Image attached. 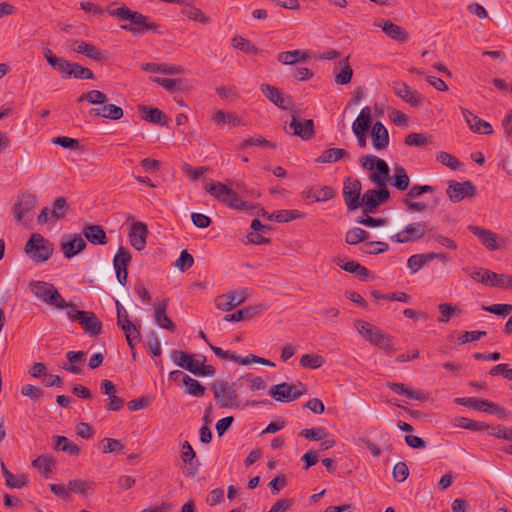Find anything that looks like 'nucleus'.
I'll return each mask as SVG.
<instances>
[{
	"instance_id": "obj_1",
	"label": "nucleus",
	"mask_w": 512,
	"mask_h": 512,
	"mask_svg": "<svg viewBox=\"0 0 512 512\" xmlns=\"http://www.w3.org/2000/svg\"><path fill=\"white\" fill-rule=\"evenodd\" d=\"M108 12L111 16H116L121 20H129L131 24L121 25V29L129 31L134 35L143 34L145 31L161 33L159 24L149 22L147 16L137 11H132L125 5Z\"/></svg>"
},
{
	"instance_id": "obj_2",
	"label": "nucleus",
	"mask_w": 512,
	"mask_h": 512,
	"mask_svg": "<svg viewBox=\"0 0 512 512\" xmlns=\"http://www.w3.org/2000/svg\"><path fill=\"white\" fill-rule=\"evenodd\" d=\"M205 189L211 196L230 208L247 210L250 214H253L256 208L254 204L243 201L235 191L220 182H211Z\"/></svg>"
},
{
	"instance_id": "obj_3",
	"label": "nucleus",
	"mask_w": 512,
	"mask_h": 512,
	"mask_svg": "<svg viewBox=\"0 0 512 512\" xmlns=\"http://www.w3.org/2000/svg\"><path fill=\"white\" fill-rule=\"evenodd\" d=\"M25 253L35 263L47 261L54 252L53 244L43 235L33 233L25 244Z\"/></svg>"
},
{
	"instance_id": "obj_4",
	"label": "nucleus",
	"mask_w": 512,
	"mask_h": 512,
	"mask_svg": "<svg viewBox=\"0 0 512 512\" xmlns=\"http://www.w3.org/2000/svg\"><path fill=\"white\" fill-rule=\"evenodd\" d=\"M362 167L371 171L369 179L376 187H387L390 168L385 160L369 154L361 158Z\"/></svg>"
},
{
	"instance_id": "obj_5",
	"label": "nucleus",
	"mask_w": 512,
	"mask_h": 512,
	"mask_svg": "<svg viewBox=\"0 0 512 512\" xmlns=\"http://www.w3.org/2000/svg\"><path fill=\"white\" fill-rule=\"evenodd\" d=\"M355 328L359 334L365 338L370 344L375 345L388 353L395 351L391 338L383 334L378 328L370 323L357 320L355 321Z\"/></svg>"
},
{
	"instance_id": "obj_6",
	"label": "nucleus",
	"mask_w": 512,
	"mask_h": 512,
	"mask_svg": "<svg viewBox=\"0 0 512 512\" xmlns=\"http://www.w3.org/2000/svg\"><path fill=\"white\" fill-rule=\"evenodd\" d=\"M213 392L215 403L220 408L238 407V394L235 386L227 381L216 380L210 386Z\"/></svg>"
},
{
	"instance_id": "obj_7",
	"label": "nucleus",
	"mask_w": 512,
	"mask_h": 512,
	"mask_svg": "<svg viewBox=\"0 0 512 512\" xmlns=\"http://www.w3.org/2000/svg\"><path fill=\"white\" fill-rule=\"evenodd\" d=\"M307 393V388L303 383L288 384L286 382L273 385L269 389V395L276 401L288 403L298 399Z\"/></svg>"
},
{
	"instance_id": "obj_8",
	"label": "nucleus",
	"mask_w": 512,
	"mask_h": 512,
	"mask_svg": "<svg viewBox=\"0 0 512 512\" xmlns=\"http://www.w3.org/2000/svg\"><path fill=\"white\" fill-rule=\"evenodd\" d=\"M430 231L425 222H412L407 224L401 231L390 236V240L398 244L416 242L427 235Z\"/></svg>"
},
{
	"instance_id": "obj_9",
	"label": "nucleus",
	"mask_w": 512,
	"mask_h": 512,
	"mask_svg": "<svg viewBox=\"0 0 512 512\" xmlns=\"http://www.w3.org/2000/svg\"><path fill=\"white\" fill-rule=\"evenodd\" d=\"M84 99L88 100L91 104L99 106L91 109L90 114L94 116H100L112 120H118L123 117L122 108L114 104L107 103L108 98H79V101L81 102Z\"/></svg>"
},
{
	"instance_id": "obj_10",
	"label": "nucleus",
	"mask_w": 512,
	"mask_h": 512,
	"mask_svg": "<svg viewBox=\"0 0 512 512\" xmlns=\"http://www.w3.org/2000/svg\"><path fill=\"white\" fill-rule=\"evenodd\" d=\"M130 251L120 246L117 253L113 257V268L116 272V280L120 287H124L127 284L128 279V266L131 262Z\"/></svg>"
},
{
	"instance_id": "obj_11",
	"label": "nucleus",
	"mask_w": 512,
	"mask_h": 512,
	"mask_svg": "<svg viewBox=\"0 0 512 512\" xmlns=\"http://www.w3.org/2000/svg\"><path fill=\"white\" fill-rule=\"evenodd\" d=\"M446 194L453 203H458L465 198H474L477 190L471 181L457 182L451 180L448 182Z\"/></svg>"
},
{
	"instance_id": "obj_12",
	"label": "nucleus",
	"mask_w": 512,
	"mask_h": 512,
	"mask_svg": "<svg viewBox=\"0 0 512 512\" xmlns=\"http://www.w3.org/2000/svg\"><path fill=\"white\" fill-rule=\"evenodd\" d=\"M301 110H292L291 121L288 124V131L292 135L299 136L303 140H308L313 136V121L300 118Z\"/></svg>"
},
{
	"instance_id": "obj_13",
	"label": "nucleus",
	"mask_w": 512,
	"mask_h": 512,
	"mask_svg": "<svg viewBox=\"0 0 512 512\" xmlns=\"http://www.w3.org/2000/svg\"><path fill=\"white\" fill-rule=\"evenodd\" d=\"M390 197L388 187H377V190H367L361 198V206L366 212L373 213L377 207L387 201Z\"/></svg>"
},
{
	"instance_id": "obj_14",
	"label": "nucleus",
	"mask_w": 512,
	"mask_h": 512,
	"mask_svg": "<svg viewBox=\"0 0 512 512\" xmlns=\"http://www.w3.org/2000/svg\"><path fill=\"white\" fill-rule=\"evenodd\" d=\"M362 186L358 179L347 178L343 184V196L349 210H356L361 207Z\"/></svg>"
},
{
	"instance_id": "obj_15",
	"label": "nucleus",
	"mask_w": 512,
	"mask_h": 512,
	"mask_svg": "<svg viewBox=\"0 0 512 512\" xmlns=\"http://www.w3.org/2000/svg\"><path fill=\"white\" fill-rule=\"evenodd\" d=\"M246 290H231L226 294L220 295L215 299L216 307L224 312H228L239 306L247 299Z\"/></svg>"
},
{
	"instance_id": "obj_16",
	"label": "nucleus",
	"mask_w": 512,
	"mask_h": 512,
	"mask_svg": "<svg viewBox=\"0 0 512 512\" xmlns=\"http://www.w3.org/2000/svg\"><path fill=\"white\" fill-rule=\"evenodd\" d=\"M100 390L108 396V402L105 406L108 411H119L124 406L125 400L116 395V386L112 381L108 379L102 380Z\"/></svg>"
},
{
	"instance_id": "obj_17",
	"label": "nucleus",
	"mask_w": 512,
	"mask_h": 512,
	"mask_svg": "<svg viewBox=\"0 0 512 512\" xmlns=\"http://www.w3.org/2000/svg\"><path fill=\"white\" fill-rule=\"evenodd\" d=\"M468 229L478 238L482 245L489 251H495L500 247L498 236L493 231L480 227L470 225Z\"/></svg>"
},
{
	"instance_id": "obj_18",
	"label": "nucleus",
	"mask_w": 512,
	"mask_h": 512,
	"mask_svg": "<svg viewBox=\"0 0 512 512\" xmlns=\"http://www.w3.org/2000/svg\"><path fill=\"white\" fill-rule=\"evenodd\" d=\"M36 196L32 193H23L18 197V202L13 206L14 217L21 222L25 216L35 208Z\"/></svg>"
},
{
	"instance_id": "obj_19",
	"label": "nucleus",
	"mask_w": 512,
	"mask_h": 512,
	"mask_svg": "<svg viewBox=\"0 0 512 512\" xmlns=\"http://www.w3.org/2000/svg\"><path fill=\"white\" fill-rule=\"evenodd\" d=\"M148 233V227L145 223L140 221L133 222L128 235L130 244L138 251L144 249Z\"/></svg>"
},
{
	"instance_id": "obj_20",
	"label": "nucleus",
	"mask_w": 512,
	"mask_h": 512,
	"mask_svg": "<svg viewBox=\"0 0 512 512\" xmlns=\"http://www.w3.org/2000/svg\"><path fill=\"white\" fill-rule=\"evenodd\" d=\"M43 56L52 69L58 72L62 78H68L72 62L56 56L49 48L43 49Z\"/></svg>"
},
{
	"instance_id": "obj_21",
	"label": "nucleus",
	"mask_w": 512,
	"mask_h": 512,
	"mask_svg": "<svg viewBox=\"0 0 512 512\" xmlns=\"http://www.w3.org/2000/svg\"><path fill=\"white\" fill-rule=\"evenodd\" d=\"M85 239L93 245H106L108 237L104 228L98 224H85L82 229Z\"/></svg>"
},
{
	"instance_id": "obj_22",
	"label": "nucleus",
	"mask_w": 512,
	"mask_h": 512,
	"mask_svg": "<svg viewBox=\"0 0 512 512\" xmlns=\"http://www.w3.org/2000/svg\"><path fill=\"white\" fill-rule=\"evenodd\" d=\"M371 143L377 151L385 150L389 145L388 130L380 121L375 122L372 126Z\"/></svg>"
},
{
	"instance_id": "obj_23",
	"label": "nucleus",
	"mask_w": 512,
	"mask_h": 512,
	"mask_svg": "<svg viewBox=\"0 0 512 512\" xmlns=\"http://www.w3.org/2000/svg\"><path fill=\"white\" fill-rule=\"evenodd\" d=\"M462 114L465 122L473 132L485 135L493 133V128L489 122L480 119L467 109H462Z\"/></svg>"
},
{
	"instance_id": "obj_24",
	"label": "nucleus",
	"mask_w": 512,
	"mask_h": 512,
	"mask_svg": "<svg viewBox=\"0 0 512 512\" xmlns=\"http://www.w3.org/2000/svg\"><path fill=\"white\" fill-rule=\"evenodd\" d=\"M263 216L268 220L275 221L278 223H286L296 219H302L304 214L299 210H278L273 213H268L263 209H258V216Z\"/></svg>"
},
{
	"instance_id": "obj_25",
	"label": "nucleus",
	"mask_w": 512,
	"mask_h": 512,
	"mask_svg": "<svg viewBox=\"0 0 512 512\" xmlns=\"http://www.w3.org/2000/svg\"><path fill=\"white\" fill-rule=\"evenodd\" d=\"M375 25L380 27L382 31L393 40L405 42L409 39L408 32L390 20H383L379 23H375Z\"/></svg>"
},
{
	"instance_id": "obj_26",
	"label": "nucleus",
	"mask_w": 512,
	"mask_h": 512,
	"mask_svg": "<svg viewBox=\"0 0 512 512\" xmlns=\"http://www.w3.org/2000/svg\"><path fill=\"white\" fill-rule=\"evenodd\" d=\"M86 246L87 243L82 236L80 234H74L70 240L61 243V251L66 258L71 259L82 252Z\"/></svg>"
},
{
	"instance_id": "obj_27",
	"label": "nucleus",
	"mask_w": 512,
	"mask_h": 512,
	"mask_svg": "<svg viewBox=\"0 0 512 512\" xmlns=\"http://www.w3.org/2000/svg\"><path fill=\"white\" fill-rule=\"evenodd\" d=\"M75 44L76 47L73 48V51L76 53L83 54L95 61H104L107 59L106 52L100 50L93 44L84 41H75Z\"/></svg>"
},
{
	"instance_id": "obj_28",
	"label": "nucleus",
	"mask_w": 512,
	"mask_h": 512,
	"mask_svg": "<svg viewBox=\"0 0 512 512\" xmlns=\"http://www.w3.org/2000/svg\"><path fill=\"white\" fill-rule=\"evenodd\" d=\"M85 314L86 315L82 316L78 323L90 336L100 335L102 333V322L92 311H85Z\"/></svg>"
},
{
	"instance_id": "obj_29",
	"label": "nucleus",
	"mask_w": 512,
	"mask_h": 512,
	"mask_svg": "<svg viewBox=\"0 0 512 512\" xmlns=\"http://www.w3.org/2000/svg\"><path fill=\"white\" fill-rule=\"evenodd\" d=\"M138 111L143 120L148 121L153 124L166 125L168 118L166 115L158 108L149 107L146 105H139Z\"/></svg>"
},
{
	"instance_id": "obj_30",
	"label": "nucleus",
	"mask_w": 512,
	"mask_h": 512,
	"mask_svg": "<svg viewBox=\"0 0 512 512\" xmlns=\"http://www.w3.org/2000/svg\"><path fill=\"white\" fill-rule=\"evenodd\" d=\"M167 306L168 299H163V301L155 307V321L161 328L174 332L176 325L166 314Z\"/></svg>"
},
{
	"instance_id": "obj_31",
	"label": "nucleus",
	"mask_w": 512,
	"mask_h": 512,
	"mask_svg": "<svg viewBox=\"0 0 512 512\" xmlns=\"http://www.w3.org/2000/svg\"><path fill=\"white\" fill-rule=\"evenodd\" d=\"M123 331L127 340L128 346L132 351V356L135 358V345L140 342L141 337V325H135L133 322H129L119 326Z\"/></svg>"
},
{
	"instance_id": "obj_32",
	"label": "nucleus",
	"mask_w": 512,
	"mask_h": 512,
	"mask_svg": "<svg viewBox=\"0 0 512 512\" xmlns=\"http://www.w3.org/2000/svg\"><path fill=\"white\" fill-rule=\"evenodd\" d=\"M196 457V453L193 450L192 446L188 441H185L182 444L181 448V459L184 463H188L190 466L186 472L187 476L194 477L198 472V467L200 465L199 461L196 460L193 462L194 458Z\"/></svg>"
},
{
	"instance_id": "obj_33",
	"label": "nucleus",
	"mask_w": 512,
	"mask_h": 512,
	"mask_svg": "<svg viewBox=\"0 0 512 512\" xmlns=\"http://www.w3.org/2000/svg\"><path fill=\"white\" fill-rule=\"evenodd\" d=\"M233 385L238 391L239 395L252 396L256 390V378L253 374L249 373L237 379Z\"/></svg>"
},
{
	"instance_id": "obj_34",
	"label": "nucleus",
	"mask_w": 512,
	"mask_h": 512,
	"mask_svg": "<svg viewBox=\"0 0 512 512\" xmlns=\"http://www.w3.org/2000/svg\"><path fill=\"white\" fill-rule=\"evenodd\" d=\"M309 55L307 52L303 50H292V51H284L278 54V61L284 65H294L299 62H304L309 59Z\"/></svg>"
},
{
	"instance_id": "obj_35",
	"label": "nucleus",
	"mask_w": 512,
	"mask_h": 512,
	"mask_svg": "<svg viewBox=\"0 0 512 512\" xmlns=\"http://www.w3.org/2000/svg\"><path fill=\"white\" fill-rule=\"evenodd\" d=\"M55 464L56 460L50 454H42L32 461V466L39 469L46 478L52 473Z\"/></svg>"
},
{
	"instance_id": "obj_36",
	"label": "nucleus",
	"mask_w": 512,
	"mask_h": 512,
	"mask_svg": "<svg viewBox=\"0 0 512 512\" xmlns=\"http://www.w3.org/2000/svg\"><path fill=\"white\" fill-rule=\"evenodd\" d=\"M349 157L348 152L342 148H329L322 152V154L316 158L317 163H335L341 159Z\"/></svg>"
},
{
	"instance_id": "obj_37",
	"label": "nucleus",
	"mask_w": 512,
	"mask_h": 512,
	"mask_svg": "<svg viewBox=\"0 0 512 512\" xmlns=\"http://www.w3.org/2000/svg\"><path fill=\"white\" fill-rule=\"evenodd\" d=\"M337 265L341 267L343 270L349 273L356 274L361 280H367L369 276V271L367 268L362 266L356 261L350 260L343 262L341 259L336 261Z\"/></svg>"
},
{
	"instance_id": "obj_38",
	"label": "nucleus",
	"mask_w": 512,
	"mask_h": 512,
	"mask_svg": "<svg viewBox=\"0 0 512 512\" xmlns=\"http://www.w3.org/2000/svg\"><path fill=\"white\" fill-rule=\"evenodd\" d=\"M434 257L435 256H431L429 253L411 255L407 260V267L412 274H415L425 265L433 261Z\"/></svg>"
},
{
	"instance_id": "obj_39",
	"label": "nucleus",
	"mask_w": 512,
	"mask_h": 512,
	"mask_svg": "<svg viewBox=\"0 0 512 512\" xmlns=\"http://www.w3.org/2000/svg\"><path fill=\"white\" fill-rule=\"evenodd\" d=\"M53 448L57 451L67 452L69 455H78L80 452V448L65 436H54Z\"/></svg>"
},
{
	"instance_id": "obj_40",
	"label": "nucleus",
	"mask_w": 512,
	"mask_h": 512,
	"mask_svg": "<svg viewBox=\"0 0 512 512\" xmlns=\"http://www.w3.org/2000/svg\"><path fill=\"white\" fill-rule=\"evenodd\" d=\"M371 124V109L364 107L352 124L353 132H365L368 130Z\"/></svg>"
},
{
	"instance_id": "obj_41",
	"label": "nucleus",
	"mask_w": 512,
	"mask_h": 512,
	"mask_svg": "<svg viewBox=\"0 0 512 512\" xmlns=\"http://www.w3.org/2000/svg\"><path fill=\"white\" fill-rule=\"evenodd\" d=\"M390 183L393 187L401 191L409 187L410 179L404 167L396 166L394 168V175L390 178Z\"/></svg>"
},
{
	"instance_id": "obj_42",
	"label": "nucleus",
	"mask_w": 512,
	"mask_h": 512,
	"mask_svg": "<svg viewBox=\"0 0 512 512\" xmlns=\"http://www.w3.org/2000/svg\"><path fill=\"white\" fill-rule=\"evenodd\" d=\"M86 353L84 351H69L66 354V357L70 363V365L64 364L62 369L67 370L74 374H80L82 372L79 366H76L75 363H79L84 360Z\"/></svg>"
},
{
	"instance_id": "obj_43",
	"label": "nucleus",
	"mask_w": 512,
	"mask_h": 512,
	"mask_svg": "<svg viewBox=\"0 0 512 512\" xmlns=\"http://www.w3.org/2000/svg\"><path fill=\"white\" fill-rule=\"evenodd\" d=\"M182 382L186 386V392L195 397H202L205 394L206 388L196 379L191 378L189 375L184 374Z\"/></svg>"
},
{
	"instance_id": "obj_44",
	"label": "nucleus",
	"mask_w": 512,
	"mask_h": 512,
	"mask_svg": "<svg viewBox=\"0 0 512 512\" xmlns=\"http://www.w3.org/2000/svg\"><path fill=\"white\" fill-rule=\"evenodd\" d=\"M212 120L217 125L228 124L230 128L236 127L241 123L240 119L235 114L227 113L223 110L216 111L212 116Z\"/></svg>"
},
{
	"instance_id": "obj_45",
	"label": "nucleus",
	"mask_w": 512,
	"mask_h": 512,
	"mask_svg": "<svg viewBox=\"0 0 512 512\" xmlns=\"http://www.w3.org/2000/svg\"><path fill=\"white\" fill-rule=\"evenodd\" d=\"M53 286V284L45 281H31L29 283V287L32 290L34 296L43 302L45 298H48Z\"/></svg>"
},
{
	"instance_id": "obj_46",
	"label": "nucleus",
	"mask_w": 512,
	"mask_h": 512,
	"mask_svg": "<svg viewBox=\"0 0 512 512\" xmlns=\"http://www.w3.org/2000/svg\"><path fill=\"white\" fill-rule=\"evenodd\" d=\"M369 238V233L359 227L349 229L345 234V242L349 245H356L361 242H366Z\"/></svg>"
},
{
	"instance_id": "obj_47",
	"label": "nucleus",
	"mask_w": 512,
	"mask_h": 512,
	"mask_svg": "<svg viewBox=\"0 0 512 512\" xmlns=\"http://www.w3.org/2000/svg\"><path fill=\"white\" fill-rule=\"evenodd\" d=\"M453 426L468 429L471 431H482L488 428V426L485 423L471 420L466 417H456L453 420Z\"/></svg>"
},
{
	"instance_id": "obj_48",
	"label": "nucleus",
	"mask_w": 512,
	"mask_h": 512,
	"mask_svg": "<svg viewBox=\"0 0 512 512\" xmlns=\"http://www.w3.org/2000/svg\"><path fill=\"white\" fill-rule=\"evenodd\" d=\"M389 246L383 241H366L360 246V251L368 255H376L386 252Z\"/></svg>"
},
{
	"instance_id": "obj_49",
	"label": "nucleus",
	"mask_w": 512,
	"mask_h": 512,
	"mask_svg": "<svg viewBox=\"0 0 512 512\" xmlns=\"http://www.w3.org/2000/svg\"><path fill=\"white\" fill-rule=\"evenodd\" d=\"M181 13L190 20H194L202 24H207L210 21V18L204 14L201 9L192 5L186 4Z\"/></svg>"
},
{
	"instance_id": "obj_50",
	"label": "nucleus",
	"mask_w": 512,
	"mask_h": 512,
	"mask_svg": "<svg viewBox=\"0 0 512 512\" xmlns=\"http://www.w3.org/2000/svg\"><path fill=\"white\" fill-rule=\"evenodd\" d=\"M143 70L151 73H163V74H176L180 73L182 69L176 66H168L167 64L157 63H146L142 66Z\"/></svg>"
},
{
	"instance_id": "obj_51",
	"label": "nucleus",
	"mask_w": 512,
	"mask_h": 512,
	"mask_svg": "<svg viewBox=\"0 0 512 512\" xmlns=\"http://www.w3.org/2000/svg\"><path fill=\"white\" fill-rule=\"evenodd\" d=\"M93 489V483L87 480L82 479H73L69 481V490L70 492H74L80 494L82 496H86Z\"/></svg>"
},
{
	"instance_id": "obj_52",
	"label": "nucleus",
	"mask_w": 512,
	"mask_h": 512,
	"mask_svg": "<svg viewBox=\"0 0 512 512\" xmlns=\"http://www.w3.org/2000/svg\"><path fill=\"white\" fill-rule=\"evenodd\" d=\"M436 160L453 171L459 170L462 163L453 155L445 151H439Z\"/></svg>"
},
{
	"instance_id": "obj_53",
	"label": "nucleus",
	"mask_w": 512,
	"mask_h": 512,
	"mask_svg": "<svg viewBox=\"0 0 512 512\" xmlns=\"http://www.w3.org/2000/svg\"><path fill=\"white\" fill-rule=\"evenodd\" d=\"M124 448V444L117 439L104 438L100 441V449L103 453H121Z\"/></svg>"
},
{
	"instance_id": "obj_54",
	"label": "nucleus",
	"mask_w": 512,
	"mask_h": 512,
	"mask_svg": "<svg viewBox=\"0 0 512 512\" xmlns=\"http://www.w3.org/2000/svg\"><path fill=\"white\" fill-rule=\"evenodd\" d=\"M68 78L74 79H94V73L89 68L83 67L78 63L72 62Z\"/></svg>"
},
{
	"instance_id": "obj_55",
	"label": "nucleus",
	"mask_w": 512,
	"mask_h": 512,
	"mask_svg": "<svg viewBox=\"0 0 512 512\" xmlns=\"http://www.w3.org/2000/svg\"><path fill=\"white\" fill-rule=\"evenodd\" d=\"M353 76V69L351 68L348 57L344 60V65L340 68L335 76V82L338 85H346L350 83Z\"/></svg>"
},
{
	"instance_id": "obj_56",
	"label": "nucleus",
	"mask_w": 512,
	"mask_h": 512,
	"mask_svg": "<svg viewBox=\"0 0 512 512\" xmlns=\"http://www.w3.org/2000/svg\"><path fill=\"white\" fill-rule=\"evenodd\" d=\"M324 362V358L318 354H304L300 359V365L309 369H317L321 367Z\"/></svg>"
},
{
	"instance_id": "obj_57",
	"label": "nucleus",
	"mask_w": 512,
	"mask_h": 512,
	"mask_svg": "<svg viewBox=\"0 0 512 512\" xmlns=\"http://www.w3.org/2000/svg\"><path fill=\"white\" fill-rule=\"evenodd\" d=\"M311 196L316 202H325L335 196V190L331 186H323L311 191Z\"/></svg>"
},
{
	"instance_id": "obj_58",
	"label": "nucleus",
	"mask_w": 512,
	"mask_h": 512,
	"mask_svg": "<svg viewBox=\"0 0 512 512\" xmlns=\"http://www.w3.org/2000/svg\"><path fill=\"white\" fill-rule=\"evenodd\" d=\"M455 402L463 405L468 408H473L477 411L483 412V409H485V402L486 400L478 399L474 397H462V398H456Z\"/></svg>"
},
{
	"instance_id": "obj_59",
	"label": "nucleus",
	"mask_w": 512,
	"mask_h": 512,
	"mask_svg": "<svg viewBox=\"0 0 512 512\" xmlns=\"http://www.w3.org/2000/svg\"><path fill=\"white\" fill-rule=\"evenodd\" d=\"M54 210L51 211V218L58 220L65 216V212L69 209L66 199L62 196L57 197L53 203Z\"/></svg>"
},
{
	"instance_id": "obj_60",
	"label": "nucleus",
	"mask_w": 512,
	"mask_h": 512,
	"mask_svg": "<svg viewBox=\"0 0 512 512\" xmlns=\"http://www.w3.org/2000/svg\"><path fill=\"white\" fill-rule=\"evenodd\" d=\"M52 143L61 146L64 149L78 150L80 149V143L78 139L67 137V136H57L52 139Z\"/></svg>"
},
{
	"instance_id": "obj_61",
	"label": "nucleus",
	"mask_w": 512,
	"mask_h": 512,
	"mask_svg": "<svg viewBox=\"0 0 512 512\" xmlns=\"http://www.w3.org/2000/svg\"><path fill=\"white\" fill-rule=\"evenodd\" d=\"M405 144L411 147H422L430 142V137L421 133H411L406 136Z\"/></svg>"
},
{
	"instance_id": "obj_62",
	"label": "nucleus",
	"mask_w": 512,
	"mask_h": 512,
	"mask_svg": "<svg viewBox=\"0 0 512 512\" xmlns=\"http://www.w3.org/2000/svg\"><path fill=\"white\" fill-rule=\"evenodd\" d=\"M45 303H48L52 306H55L58 309H64L68 306V302L61 296L58 290L53 286L51 292L49 293L48 298L44 299Z\"/></svg>"
},
{
	"instance_id": "obj_63",
	"label": "nucleus",
	"mask_w": 512,
	"mask_h": 512,
	"mask_svg": "<svg viewBox=\"0 0 512 512\" xmlns=\"http://www.w3.org/2000/svg\"><path fill=\"white\" fill-rule=\"evenodd\" d=\"M45 303H48L52 306H55L58 309H64L68 306V302L61 296L58 290L53 286L51 292L49 293L48 298L44 299Z\"/></svg>"
},
{
	"instance_id": "obj_64",
	"label": "nucleus",
	"mask_w": 512,
	"mask_h": 512,
	"mask_svg": "<svg viewBox=\"0 0 512 512\" xmlns=\"http://www.w3.org/2000/svg\"><path fill=\"white\" fill-rule=\"evenodd\" d=\"M194 264L193 256L187 252V250H183L180 253L179 258L175 262V266L181 271L185 272L190 269Z\"/></svg>"
}]
</instances>
